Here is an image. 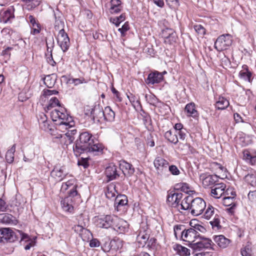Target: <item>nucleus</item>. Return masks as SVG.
Here are the masks:
<instances>
[{"label":"nucleus","instance_id":"1","mask_svg":"<svg viewBox=\"0 0 256 256\" xmlns=\"http://www.w3.org/2000/svg\"><path fill=\"white\" fill-rule=\"evenodd\" d=\"M92 137V134L88 132H82L80 134L78 139L76 140L73 146L74 154L76 156H78L86 152L90 148V146L94 140Z\"/></svg>","mask_w":256,"mask_h":256},{"label":"nucleus","instance_id":"2","mask_svg":"<svg viewBox=\"0 0 256 256\" xmlns=\"http://www.w3.org/2000/svg\"><path fill=\"white\" fill-rule=\"evenodd\" d=\"M204 218L206 220L212 219L210 222L213 229L219 230L222 228L220 226L221 216L218 209L215 208L210 204H208L205 208Z\"/></svg>","mask_w":256,"mask_h":256},{"label":"nucleus","instance_id":"3","mask_svg":"<svg viewBox=\"0 0 256 256\" xmlns=\"http://www.w3.org/2000/svg\"><path fill=\"white\" fill-rule=\"evenodd\" d=\"M80 199V195L77 190L68 192V196L62 199L60 204L62 210L70 213L74 212V205L76 200Z\"/></svg>","mask_w":256,"mask_h":256},{"label":"nucleus","instance_id":"4","mask_svg":"<svg viewBox=\"0 0 256 256\" xmlns=\"http://www.w3.org/2000/svg\"><path fill=\"white\" fill-rule=\"evenodd\" d=\"M191 248L195 252H200L206 250H216V245L209 238H205L200 235V238L194 242L192 244Z\"/></svg>","mask_w":256,"mask_h":256},{"label":"nucleus","instance_id":"5","mask_svg":"<svg viewBox=\"0 0 256 256\" xmlns=\"http://www.w3.org/2000/svg\"><path fill=\"white\" fill-rule=\"evenodd\" d=\"M114 217V216L111 214L100 215L94 217V222L98 228H112Z\"/></svg>","mask_w":256,"mask_h":256},{"label":"nucleus","instance_id":"6","mask_svg":"<svg viewBox=\"0 0 256 256\" xmlns=\"http://www.w3.org/2000/svg\"><path fill=\"white\" fill-rule=\"evenodd\" d=\"M232 36L230 34L220 35L214 43V48L219 52L226 50L232 45Z\"/></svg>","mask_w":256,"mask_h":256},{"label":"nucleus","instance_id":"7","mask_svg":"<svg viewBox=\"0 0 256 256\" xmlns=\"http://www.w3.org/2000/svg\"><path fill=\"white\" fill-rule=\"evenodd\" d=\"M50 116L54 122L73 120L72 117L67 113L64 106H60L59 108H56L52 110L50 112Z\"/></svg>","mask_w":256,"mask_h":256},{"label":"nucleus","instance_id":"8","mask_svg":"<svg viewBox=\"0 0 256 256\" xmlns=\"http://www.w3.org/2000/svg\"><path fill=\"white\" fill-rule=\"evenodd\" d=\"M190 213L195 216L200 215L206 208V202L201 198H196L192 200L190 203Z\"/></svg>","mask_w":256,"mask_h":256},{"label":"nucleus","instance_id":"9","mask_svg":"<svg viewBox=\"0 0 256 256\" xmlns=\"http://www.w3.org/2000/svg\"><path fill=\"white\" fill-rule=\"evenodd\" d=\"M174 190H170L167 192L166 202L169 206L176 208L178 206V204L181 202L183 194L181 192H176Z\"/></svg>","mask_w":256,"mask_h":256},{"label":"nucleus","instance_id":"10","mask_svg":"<svg viewBox=\"0 0 256 256\" xmlns=\"http://www.w3.org/2000/svg\"><path fill=\"white\" fill-rule=\"evenodd\" d=\"M200 234L198 232H196L192 228L184 229L182 234V240L187 242L188 243L187 245L191 248L192 244H194L200 238Z\"/></svg>","mask_w":256,"mask_h":256},{"label":"nucleus","instance_id":"11","mask_svg":"<svg viewBox=\"0 0 256 256\" xmlns=\"http://www.w3.org/2000/svg\"><path fill=\"white\" fill-rule=\"evenodd\" d=\"M154 165L158 176L166 175L168 166V162L161 156L156 157L154 160Z\"/></svg>","mask_w":256,"mask_h":256},{"label":"nucleus","instance_id":"12","mask_svg":"<svg viewBox=\"0 0 256 256\" xmlns=\"http://www.w3.org/2000/svg\"><path fill=\"white\" fill-rule=\"evenodd\" d=\"M56 40L58 46L64 52L68 50L70 46V38L63 28L59 30Z\"/></svg>","mask_w":256,"mask_h":256},{"label":"nucleus","instance_id":"13","mask_svg":"<svg viewBox=\"0 0 256 256\" xmlns=\"http://www.w3.org/2000/svg\"><path fill=\"white\" fill-rule=\"evenodd\" d=\"M212 239L214 242L216 248L220 250L228 248L232 245V240L226 238L223 234L214 235Z\"/></svg>","mask_w":256,"mask_h":256},{"label":"nucleus","instance_id":"14","mask_svg":"<svg viewBox=\"0 0 256 256\" xmlns=\"http://www.w3.org/2000/svg\"><path fill=\"white\" fill-rule=\"evenodd\" d=\"M64 167L60 164H56L54 166L50 172V177L56 182L62 181L64 178H68V174H64Z\"/></svg>","mask_w":256,"mask_h":256},{"label":"nucleus","instance_id":"15","mask_svg":"<svg viewBox=\"0 0 256 256\" xmlns=\"http://www.w3.org/2000/svg\"><path fill=\"white\" fill-rule=\"evenodd\" d=\"M16 240L14 232L10 228H0V242H12Z\"/></svg>","mask_w":256,"mask_h":256},{"label":"nucleus","instance_id":"16","mask_svg":"<svg viewBox=\"0 0 256 256\" xmlns=\"http://www.w3.org/2000/svg\"><path fill=\"white\" fill-rule=\"evenodd\" d=\"M128 226L126 221L115 216L112 228L119 234H124L128 232Z\"/></svg>","mask_w":256,"mask_h":256},{"label":"nucleus","instance_id":"17","mask_svg":"<svg viewBox=\"0 0 256 256\" xmlns=\"http://www.w3.org/2000/svg\"><path fill=\"white\" fill-rule=\"evenodd\" d=\"M210 168L218 178L226 176V168L223 166V164L216 162H210Z\"/></svg>","mask_w":256,"mask_h":256},{"label":"nucleus","instance_id":"18","mask_svg":"<svg viewBox=\"0 0 256 256\" xmlns=\"http://www.w3.org/2000/svg\"><path fill=\"white\" fill-rule=\"evenodd\" d=\"M164 80V76L162 73L155 70L150 72L145 81L149 86L158 84Z\"/></svg>","mask_w":256,"mask_h":256},{"label":"nucleus","instance_id":"19","mask_svg":"<svg viewBox=\"0 0 256 256\" xmlns=\"http://www.w3.org/2000/svg\"><path fill=\"white\" fill-rule=\"evenodd\" d=\"M148 229V226L146 224H142L137 236V240L141 244H145L148 240L150 234Z\"/></svg>","mask_w":256,"mask_h":256},{"label":"nucleus","instance_id":"20","mask_svg":"<svg viewBox=\"0 0 256 256\" xmlns=\"http://www.w3.org/2000/svg\"><path fill=\"white\" fill-rule=\"evenodd\" d=\"M104 174L107 178V181L110 182L118 178L119 176V171L118 168L114 164H110L107 166L104 171Z\"/></svg>","mask_w":256,"mask_h":256},{"label":"nucleus","instance_id":"21","mask_svg":"<svg viewBox=\"0 0 256 256\" xmlns=\"http://www.w3.org/2000/svg\"><path fill=\"white\" fill-rule=\"evenodd\" d=\"M68 176L70 177V178L66 182H62V184L60 191L62 192H65L70 188H72V189L68 192H71L72 190H77L76 188L78 186L76 184V180L72 176L68 175Z\"/></svg>","mask_w":256,"mask_h":256},{"label":"nucleus","instance_id":"22","mask_svg":"<svg viewBox=\"0 0 256 256\" xmlns=\"http://www.w3.org/2000/svg\"><path fill=\"white\" fill-rule=\"evenodd\" d=\"M243 160L251 166L256 165V150L246 149L243 151Z\"/></svg>","mask_w":256,"mask_h":256},{"label":"nucleus","instance_id":"23","mask_svg":"<svg viewBox=\"0 0 256 256\" xmlns=\"http://www.w3.org/2000/svg\"><path fill=\"white\" fill-rule=\"evenodd\" d=\"M15 9L14 6L8 8L6 10L0 13V22L4 24L11 22L14 18Z\"/></svg>","mask_w":256,"mask_h":256},{"label":"nucleus","instance_id":"24","mask_svg":"<svg viewBox=\"0 0 256 256\" xmlns=\"http://www.w3.org/2000/svg\"><path fill=\"white\" fill-rule=\"evenodd\" d=\"M104 149V145L98 140H94L86 152H91L94 155H99L103 153Z\"/></svg>","mask_w":256,"mask_h":256},{"label":"nucleus","instance_id":"25","mask_svg":"<svg viewBox=\"0 0 256 256\" xmlns=\"http://www.w3.org/2000/svg\"><path fill=\"white\" fill-rule=\"evenodd\" d=\"M128 200L127 196L124 194H118L116 196L114 201L115 209L117 211H120L124 209L128 205Z\"/></svg>","mask_w":256,"mask_h":256},{"label":"nucleus","instance_id":"26","mask_svg":"<svg viewBox=\"0 0 256 256\" xmlns=\"http://www.w3.org/2000/svg\"><path fill=\"white\" fill-rule=\"evenodd\" d=\"M226 186L224 183L215 184L211 190V196L215 198H219L222 196Z\"/></svg>","mask_w":256,"mask_h":256},{"label":"nucleus","instance_id":"27","mask_svg":"<svg viewBox=\"0 0 256 256\" xmlns=\"http://www.w3.org/2000/svg\"><path fill=\"white\" fill-rule=\"evenodd\" d=\"M123 6L120 0H110L108 10L112 14H118L122 12Z\"/></svg>","mask_w":256,"mask_h":256},{"label":"nucleus","instance_id":"28","mask_svg":"<svg viewBox=\"0 0 256 256\" xmlns=\"http://www.w3.org/2000/svg\"><path fill=\"white\" fill-rule=\"evenodd\" d=\"M174 188L175 190L181 191L189 194H193L196 193L194 188L186 182L177 183L174 185Z\"/></svg>","mask_w":256,"mask_h":256},{"label":"nucleus","instance_id":"29","mask_svg":"<svg viewBox=\"0 0 256 256\" xmlns=\"http://www.w3.org/2000/svg\"><path fill=\"white\" fill-rule=\"evenodd\" d=\"M76 132V130H71V132H66L64 134H58L56 136L58 138H60V142L66 146H68L72 143L74 140V137L72 134H74Z\"/></svg>","mask_w":256,"mask_h":256},{"label":"nucleus","instance_id":"30","mask_svg":"<svg viewBox=\"0 0 256 256\" xmlns=\"http://www.w3.org/2000/svg\"><path fill=\"white\" fill-rule=\"evenodd\" d=\"M191 201L192 199L190 196H186L183 200L182 199L181 202L178 204V206H177L176 209L181 213L188 210H190Z\"/></svg>","mask_w":256,"mask_h":256},{"label":"nucleus","instance_id":"31","mask_svg":"<svg viewBox=\"0 0 256 256\" xmlns=\"http://www.w3.org/2000/svg\"><path fill=\"white\" fill-rule=\"evenodd\" d=\"M242 70L239 72L238 76L240 78L243 79L249 82H252L253 80L252 77V72L249 70L248 66L246 64L242 66Z\"/></svg>","mask_w":256,"mask_h":256},{"label":"nucleus","instance_id":"32","mask_svg":"<svg viewBox=\"0 0 256 256\" xmlns=\"http://www.w3.org/2000/svg\"><path fill=\"white\" fill-rule=\"evenodd\" d=\"M184 111L188 116L192 117L194 118L198 117V112L196 109L195 104L193 102L188 104L186 106Z\"/></svg>","mask_w":256,"mask_h":256},{"label":"nucleus","instance_id":"33","mask_svg":"<svg viewBox=\"0 0 256 256\" xmlns=\"http://www.w3.org/2000/svg\"><path fill=\"white\" fill-rule=\"evenodd\" d=\"M55 122L56 125V128L57 130L62 132H66L67 130L74 126V120L66 122L62 121Z\"/></svg>","mask_w":256,"mask_h":256},{"label":"nucleus","instance_id":"34","mask_svg":"<svg viewBox=\"0 0 256 256\" xmlns=\"http://www.w3.org/2000/svg\"><path fill=\"white\" fill-rule=\"evenodd\" d=\"M0 223L9 224H16V220L12 214L7 213L0 214Z\"/></svg>","mask_w":256,"mask_h":256},{"label":"nucleus","instance_id":"35","mask_svg":"<svg viewBox=\"0 0 256 256\" xmlns=\"http://www.w3.org/2000/svg\"><path fill=\"white\" fill-rule=\"evenodd\" d=\"M120 166L124 174H126L128 176H132L135 172V170L133 166L131 164L128 163L125 160L121 162Z\"/></svg>","mask_w":256,"mask_h":256},{"label":"nucleus","instance_id":"36","mask_svg":"<svg viewBox=\"0 0 256 256\" xmlns=\"http://www.w3.org/2000/svg\"><path fill=\"white\" fill-rule=\"evenodd\" d=\"M231 198H223L222 203L224 206H230V207L228 208V210L231 214H234V210L236 206V204L234 202L235 200V198L234 196H230Z\"/></svg>","mask_w":256,"mask_h":256},{"label":"nucleus","instance_id":"37","mask_svg":"<svg viewBox=\"0 0 256 256\" xmlns=\"http://www.w3.org/2000/svg\"><path fill=\"white\" fill-rule=\"evenodd\" d=\"M200 179L202 180V184L204 187L212 186L216 182L214 176L212 175L206 176L204 174L200 176Z\"/></svg>","mask_w":256,"mask_h":256},{"label":"nucleus","instance_id":"38","mask_svg":"<svg viewBox=\"0 0 256 256\" xmlns=\"http://www.w3.org/2000/svg\"><path fill=\"white\" fill-rule=\"evenodd\" d=\"M230 105L229 100L224 97L220 96L216 102L215 107L216 109L224 110L226 108Z\"/></svg>","mask_w":256,"mask_h":256},{"label":"nucleus","instance_id":"39","mask_svg":"<svg viewBox=\"0 0 256 256\" xmlns=\"http://www.w3.org/2000/svg\"><path fill=\"white\" fill-rule=\"evenodd\" d=\"M115 118V112L110 106H106L104 110V119L110 122L114 121Z\"/></svg>","mask_w":256,"mask_h":256},{"label":"nucleus","instance_id":"40","mask_svg":"<svg viewBox=\"0 0 256 256\" xmlns=\"http://www.w3.org/2000/svg\"><path fill=\"white\" fill-rule=\"evenodd\" d=\"M174 250L180 256H188L190 255V250L180 244H176L173 246Z\"/></svg>","mask_w":256,"mask_h":256},{"label":"nucleus","instance_id":"41","mask_svg":"<svg viewBox=\"0 0 256 256\" xmlns=\"http://www.w3.org/2000/svg\"><path fill=\"white\" fill-rule=\"evenodd\" d=\"M91 118L94 122H100L104 119V110L99 108H95Z\"/></svg>","mask_w":256,"mask_h":256},{"label":"nucleus","instance_id":"42","mask_svg":"<svg viewBox=\"0 0 256 256\" xmlns=\"http://www.w3.org/2000/svg\"><path fill=\"white\" fill-rule=\"evenodd\" d=\"M164 137L168 141L174 144H176L178 142L177 134L172 130L166 131L164 134Z\"/></svg>","mask_w":256,"mask_h":256},{"label":"nucleus","instance_id":"43","mask_svg":"<svg viewBox=\"0 0 256 256\" xmlns=\"http://www.w3.org/2000/svg\"><path fill=\"white\" fill-rule=\"evenodd\" d=\"M28 10H32L40 4L42 0H22Z\"/></svg>","mask_w":256,"mask_h":256},{"label":"nucleus","instance_id":"44","mask_svg":"<svg viewBox=\"0 0 256 256\" xmlns=\"http://www.w3.org/2000/svg\"><path fill=\"white\" fill-rule=\"evenodd\" d=\"M118 192L116 190V186L113 183L109 184L106 188V197L109 199L114 198Z\"/></svg>","mask_w":256,"mask_h":256},{"label":"nucleus","instance_id":"45","mask_svg":"<svg viewBox=\"0 0 256 256\" xmlns=\"http://www.w3.org/2000/svg\"><path fill=\"white\" fill-rule=\"evenodd\" d=\"M58 106L59 108L60 106H62L61 104L58 99L55 97H52L48 101V104L44 108L45 110L48 112V110H50Z\"/></svg>","mask_w":256,"mask_h":256},{"label":"nucleus","instance_id":"46","mask_svg":"<svg viewBox=\"0 0 256 256\" xmlns=\"http://www.w3.org/2000/svg\"><path fill=\"white\" fill-rule=\"evenodd\" d=\"M16 144H14L12 147L8 150L6 154V160L7 162L12 164L14 161V153L16 152Z\"/></svg>","mask_w":256,"mask_h":256},{"label":"nucleus","instance_id":"47","mask_svg":"<svg viewBox=\"0 0 256 256\" xmlns=\"http://www.w3.org/2000/svg\"><path fill=\"white\" fill-rule=\"evenodd\" d=\"M126 20V14L122 13L119 16L110 18V22L118 27L120 24Z\"/></svg>","mask_w":256,"mask_h":256},{"label":"nucleus","instance_id":"48","mask_svg":"<svg viewBox=\"0 0 256 256\" xmlns=\"http://www.w3.org/2000/svg\"><path fill=\"white\" fill-rule=\"evenodd\" d=\"M244 180L245 182L248 184L254 186H256V175L251 174L246 175Z\"/></svg>","mask_w":256,"mask_h":256},{"label":"nucleus","instance_id":"49","mask_svg":"<svg viewBox=\"0 0 256 256\" xmlns=\"http://www.w3.org/2000/svg\"><path fill=\"white\" fill-rule=\"evenodd\" d=\"M13 50L12 47L8 46L3 50L1 52V56L4 57L5 62L9 60L11 56V51Z\"/></svg>","mask_w":256,"mask_h":256},{"label":"nucleus","instance_id":"50","mask_svg":"<svg viewBox=\"0 0 256 256\" xmlns=\"http://www.w3.org/2000/svg\"><path fill=\"white\" fill-rule=\"evenodd\" d=\"M145 98L148 103L154 106H155L158 102V98L153 94H146Z\"/></svg>","mask_w":256,"mask_h":256},{"label":"nucleus","instance_id":"51","mask_svg":"<svg viewBox=\"0 0 256 256\" xmlns=\"http://www.w3.org/2000/svg\"><path fill=\"white\" fill-rule=\"evenodd\" d=\"M184 226L182 224L176 225L174 226V234L176 238L180 237L182 240V234L184 229Z\"/></svg>","mask_w":256,"mask_h":256},{"label":"nucleus","instance_id":"52","mask_svg":"<svg viewBox=\"0 0 256 256\" xmlns=\"http://www.w3.org/2000/svg\"><path fill=\"white\" fill-rule=\"evenodd\" d=\"M42 29V27L40 22L30 26V34L32 35L39 34Z\"/></svg>","mask_w":256,"mask_h":256},{"label":"nucleus","instance_id":"53","mask_svg":"<svg viewBox=\"0 0 256 256\" xmlns=\"http://www.w3.org/2000/svg\"><path fill=\"white\" fill-rule=\"evenodd\" d=\"M45 85L48 88H52L54 85L56 80L52 79L50 76L48 75L46 76L44 80Z\"/></svg>","mask_w":256,"mask_h":256},{"label":"nucleus","instance_id":"54","mask_svg":"<svg viewBox=\"0 0 256 256\" xmlns=\"http://www.w3.org/2000/svg\"><path fill=\"white\" fill-rule=\"evenodd\" d=\"M39 125L42 130L48 132L54 126L51 122L48 120Z\"/></svg>","mask_w":256,"mask_h":256},{"label":"nucleus","instance_id":"55","mask_svg":"<svg viewBox=\"0 0 256 256\" xmlns=\"http://www.w3.org/2000/svg\"><path fill=\"white\" fill-rule=\"evenodd\" d=\"M130 27L128 22H126L122 25L121 28L118 29V31L121 34V36L124 37L126 35V32L130 30Z\"/></svg>","mask_w":256,"mask_h":256},{"label":"nucleus","instance_id":"56","mask_svg":"<svg viewBox=\"0 0 256 256\" xmlns=\"http://www.w3.org/2000/svg\"><path fill=\"white\" fill-rule=\"evenodd\" d=\"M89 160L90 158H81L78 159V164L80 166H82L84 168H87L89 166Z\"/></svg>","mask_w":256,"mask_h":256},{"label":"nucleus","instance_id":"57","mask_svg":"<svg viewBox=\"0 0 256 256\" xmlns=\"http://www.w3.org/2000/svg\"><path fill=\"white\" fill-rule=\"evenodd\" d=\"M167 4L172 9H178L180 6L178 0H166Z\"/></svg>","mask_w":256,"mask_h":256},{"label":"nucleus","instance_id":"58","mask_svg":"<svg viewBox=\"0 0 256 256\" xmlns=\"http://www.w3.org/2000/svg\"><path fill=\"white\" fill-rule=\"evenodd\" d=\"M168 171L171 174L174 176H178L180 174V170L174 164L169 165L168 168Z\"/></svg>","mask_w":256,"mask_h":256},{"label":"nucleus","instance_id":"59","mask_svg":"<svg viewBox=\"0 0 256 256\" xmlns=\"http://www.w3.org/2000/svg\"><path fill=\"white\" fill-rule=\"evenodd\" d=\"M195 220H192L190 222V226L192 228L196 230V232H202L204 230V228L199 224H194Z\"/></svg>","mask_w":256,"mask_h":256},{"label":"nucleus","instance_id":"60","mask_svg":"<svg viewBox=\"0 0 256 256\" xmlns=\"http://www.w3.org/2000/svg\"><path fill=\"white\" fill-rule=\"evenodd\" d=\"M195 31L199 35L203 36L206 34L205 28L201 24H196L194 26Z\"/></svg>","mask_w":256,"mask_h":256},{"label":"nucleus","instance_id":"61","mask_svg":"<svg viewBox=\"0 0 256 256\" xmlns=\"http://www.w3.org/2000/svg\"><path fill=\"white\" fill-rule=\"evenodd\" d=\"M230 196H234V198H235L236 196V192L234 191V189L232 188L224 189V194L222 196V197L228 198H231Z\"/></svg>","mask_w":256,"mask_h":256},{"label":"nucleus","instance_id":"62","mask_svg":"<svg viewBox=\"0 0 256 256\" xmlns=\"http://www.w3.org/2000/svg\"><path fill=\"white\" fill-rule=\"evenodd\" d=\"M140 112V115L142 116V118L144 123L148 122L150 120V116L149 114L146 112L142 108L138 111Z\"/></svg>","mask_w":256,"mask_h":256},{"label":"nucleus","instance_id":"63","mask_svg":"<svg viewBox=\"0 0 256 256\" xmlns=\"http://www.w3.org/2000/svg\"><path fill=\"white\" fill-rule=\"evenodd\" d=\"M110 248L114 250H118L120 246H122L119 240H112L110 242Z\"/></svg>","mask_w":256,"mask_h":256},{"label":"nucleus","instance_id":"64","mask_svg":"<svg viewBox=\"0 0 256 256\" xmlns=\"http://www.w3.org/2000/svg\"><path fill=\"white\" fill-rule=\"evenodd\" d=\"M242 256H251L252 250L248 246H246L242 248L240 251Z\"/></svg>","mask_w":256,"mask_h":256}]
</instances>
